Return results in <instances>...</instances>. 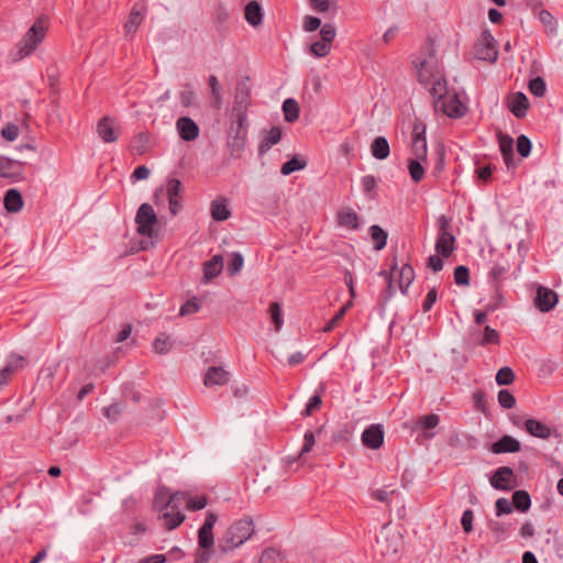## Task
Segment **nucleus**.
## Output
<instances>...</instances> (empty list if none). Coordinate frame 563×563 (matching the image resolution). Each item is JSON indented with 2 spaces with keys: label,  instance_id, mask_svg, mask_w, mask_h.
Here are the masks:
<instances>
[{
  "label": "nucleus",
  "instance_id": "obj_1",
  "mask_svg": "<svg viewBox=\"0 0 563 563\" xmlns=\"http://www.w3.org/2000/svg\"><path fill=\"white\" fill-rule=\"evenodd\" d=\"M424 90L428 91L432 107L437 114L452 119H460L467 112V104L463 93L449 81L437 64L424 59Z\"/></svg>",
  "mask_w": 563,
  "mask_h": 563
},
{
  "label": "nucleus",
  "instance_id": "obj_2",
  "mask_svg": "<svg viewBox=\"0 0 563 563\" xmlns=\"http://www.w3.org/2000/svg\"><path fill=\"white\" fill-rule=\"evenodd\" d=\"M48 30L47 20L44 16L37 18L15 46L13 60L19 62L30 56L44 41Z\"/></svg>",
  "mask_w": 563,
  "mask_h": 563
},
{
  "label": "nucleus",
  "instance_id": "obj_3",
  "mask_svg": "<svg viewBox=\"0 0 563 563\" xmlns=\"http://www.w3.org/2000/svg\"><path fill=\"white\" fill-rule=\"evenodd\" d=\"M254 533L253 521L249 518L232 523L218 541V550L229 553L241 547Z\"/></svg>",
  "mask_w": 563,
  "mask_h": 563
},
{
  "label": "nucleus",
  "instance_id": "obj_4",
  "mask_svg": "<svg viewBox=\"0 0 563 563\" xmlns=\"http://www.w3.org/2000/svg\"><path fill=\"white\" fill-rule=\"evenodd\" d=\"M217 521V514L208 511L203 525L198 530V544L202 549V552L197 554L195 563L209 562L211 551L214 547V537L212 530Z\"/></svg>",
  "mask_w": 563,
  "mask_h": 563
},
{
  "label": "nucleus",
  "instance_id": "obj_5",
  "mask_svg": "<svg viewBox=\"0 0 563 563\" xmlns=\"http://www.w3.org/2000/svg\"><path fill=\"white\" fill-rule=\"evenodd\" d=\"M251 103L252 100L250 78L245 77L236 84L234 90V101L232 108L234 121L240 122V124L246 122L247 110Z\"/></svg>",
  "mask_w": 563,
  "mask_h": 563
},
{
  "label": "nucleus",
  "instance_id": "obj_6",
  "mask_svg": "<svg viewBox=\"0 0 563 563\" xmlns=\"http://www.w3.org/2000/svg\"><path fill=\"white\" fill-rule=\"evenodd\" d=\"M438 238L435 251L443 258L451 256L455 249V238L452 233L450 220L445 216H440L437 220Z\"/></svg>",
  "mask_w": 563,
  "mask_h": 563
},
{
  "label": "nucleus",
  "instance_id": "obj_7",
  "mask_svg": "<svg viewBox=\"0 0 563 563\" xmlns=\"http://www.w3.org/2000/svg\"><path fill=\"white\" fill-rule=\"evenodd\" d=\"M157 222L158 219L153 207L147 202L142 203L135 216L137 233L142 236L153 238L155 232L154 227Z\"/></svg>",
  "mask_w": 563,
  "mask_h": 563
},
{
  "label": "nucleus",
  "instance_id": "obj_8",
  "mask_svg": "<svg viewBox=\"0 0 563 563\" xmlns=\"http://www.w3.org/2000/svg\"><path fill=\"white\" fill-rule=\"evenodd\" d=\"M474 55L476 58L495 63L498 57L496 40L489 31H483L474 45Z\"/></svg>",
  "mask_w": 563,
  "mask_h": 563
},
{
  "label": "nucleus",
  "instance_id": "obj_9",
  "mask_svg": "<svg viewBox=\"0 0 563 563\" xmlns=\"http://www.w3.org/2000/svg\"><path fill=\"white\" fill-rule=\"evenodd\" d=\"M377 543L383 554H396L401 547V534L390 525H384L377 537Z\"/></svg>",
  "mask_w": 563,
  "mask_h": 563
},
{
  "label": "nucleus",
  "instance_id": "obj_10",
  "mask_svg": "<svg viewBox=\"0 0 563 563\" xmlns=\"http://www.w3.org/2000/svg\"><path fill=\"white\" fill-rule=\"evenodd\" d=\"M244 124L234 121L230 128L227 145L234 158H240L245 148L246 131Z\"/></svg>",
  "mask_w": 563,
  "mask_h": 563
},
{
  "label": "nucleus",
  "instance_id": "obj_11",
  "mask_svg": "<svg viewBox=\"0 0 563 563\" xmlns=\"http://www.w3.org/2000/svg\"><path fill=\"white\" fill-rule=\"evenodd\" d=\"M27 364L29 361L23 355L18 353L9 354L4 367L0 369V386L8 385L11 378L25 368Z\"/></svg>",
  "mask_w": 563,
  "mask_h": 563
},
{
  "label": "nucleus",
  "instance_id": "obj_12",
  "mask_svg": "<svg viewBox=\"0 0 563 563\" xmlns=\"http://www.w3.org/2000/svg\"><path fill=\"white\" fill-rule=\"evenodd\" d=\"M101 401L103 404L102 411L106 418L111 422L117 421L125 408L123 396H107L104 393L101 397Z\"/></svg>",
  "mask_w": 563,
  "mask_h": 563
},
{
  "label": "nucleus",
  "instance_id": "obj_13",
  "mask_svg": "<svg viewBox=\"0 0 563 563\" xmlns=\"http://www.w3.org/2000/svg\"><path fill=\"white\" fill-rule=\"evenodd\" d=\"M470 339L478 345L498 344L499 333L489 325H485L483 330L482 328H471Z\"/></svg>",
  "mask_w": 563,
  "mask_h": 563
},
{
  "label": "nucleus",
  "instance_id": "obj_14",
  "mask_svg": "<svg viewBox=\"0 0 563 563\" xmlns=\"http://www.w3.org/2000/svg\"><path fill=\"white\" fill-rule=\"evenodd\" d=\"M176 130L181 140L191 142L198 139L200 129L189 117H180L176 121Z\"/></svg>",
  "mask_w": 563,
  "mask_h": 563
},
{
  "label": "nucleus",
  "instance_id": "obj_15",
  "mask_svg": "<svg viewBox=\"0 0 563 563\" xmlns=\"http://www.w3.org/2000/svg\"><path fill=\"white\" fill-rule=\"evenodd\" d=\"M362 443L371 450L379 449L384 443V430L380 424H371L362 433Z\"/></svg>",
  "mask_w": 563,
  "mask_h": 563
},
{
  "label": "nucleus",
  "instance_id": "obj_16",
  "mask_svg": "<svg viewBox=\"0 0 563 563\" xmlns=\"http://www.w3.org/2000/svg\"><path fill=\"white\" fill-rule=\"evenodd\" d=\"M534 303L540 311L548 312L556 306L558 295L547 287L539 286L537 289Z\"/></svg>",
  "mask_w": 563,
  "mask_h": 563
},
{
  "label": "nucleus",
  "instance_id": "obj_17",
  "mask_svg": "<svg viewBox=\"0 0 563 563\" xmlns=\"http://www.w3.org/2000/svg\"><path fill=\"white\" fill-rule=\"evenodd\" d=\"M97 133L104 143H113L119 137V130L110 117L101 118L97 123Z\"/></svg>",
  "mask_w": 563,
  "mask_h": 563
},
{
  "label": "nucleus",
  "instance_id": "obj_18",
  "mask_svg": "<svg viewBox=\"0 0 563 563\" xmlns=\"http://www.w3.org/2000/svg\"><path fill=\"white\" fill-rule=\"evenodd\" d=\"M231 380V374L222 366H212L208 368L203 382L206 386H223Z\"/></svg>",
  "mask_w": 563,
  "mask_h": 563
},
{
  "label": "nucleus",
  "instance_id": "obj_19",
  "mask_svg": "<svg viewBox=\"0 0 563 563\" xmlns=\"http://www.w3.org/2000/svg\"><path fill=\"white\" fill-rule=\"evenodd\" d=\"M145 11V5L140 3H136L132 8L129 19L124 24L125 36H133L136 33L140 24L143 21Z\"/></svg>",
  "mask_w": 563,
  "mask_h": 563
},
{
  "label": "nucleus",
  "instance_id": "obj_20",
  "mask_svg": "<svg viewBox=\"0 0 563 563\" xmlns=\"http://www.w3.org/2000/svg\"><path fill=\"white\" fill-rule=\"evenodd\" d=\"M512 477H514V473H512V470L507 467V466H503V467H499L494 476L490 478V485L496 488V489H500V490H507V489H510L511 488V481H512Z\"/></svg>",
  "mask_w": 563,
  "mask_h": 563
},
{
  "label": "nucleus",
  "instance_id": "obj_21",
  "mask_svg": "<svg viewBox=\"0 0 563 563\" xmlns=\"http://www.w3.org/2000/svg\"><path fill=\"white\" fill-rule=\"evenodd\" d=\"M210 213L214 221H225L231 217V211L228 207V199L219 196L211 201Z\"/></svg>",
  "mask_w": 563,
  "mask_h": 563
},
{
  "label": "nucleus",
  "instance_id": "obj_22",
  "mask_svg": "<svg viewBox=\"0 0 563 563\" xmlns=\"http://www.w3.org/2000/svg\"><path fill=\"white\" fill-rule=\"evenodd\" d=\"M185 515L180 512L178 509H165L164 511H159L158 519L163 521V526L173 530L180 526L185 520Z\"/></svg>",
  "mask_w": 563,
  "mask_h": 563
},
{
  "label": "nucleus",
  "instance_id": "obj_23",
  "mask_svg": "<svg viewBox=\"0 0 563 563\" xmlns=\"http://www.w3.org/2000/svg\"><path fill=\"white\" fill-rule=\"evenodd\" d=\"M508 108L516 118H523L529 108V101L525 93L517 92L509 101Z\"/></svg>",
  "mask_w": 563,
  "mask_h": 563
},
{
  "label": "nucleus",
  "instance_id": "obj_24",
  "mask_svg": "<svg viewBox=\"0 0 563 563\" xmlns=\"http://www.w3.org/2000/svg\"><path fill=\"white\" fill-rule=\"evenodd\" d=\"M336 221L340 227L349 230H356L358 228V216L351 208H342L338 211Z\"/></svg>",
  "mask_w": 563,
  "mask_h": 563
},
{
  "label": "nucleus",
  "instance_id": "obj_25",
  "mask_svg": "<svg viewBox=\"0 0 563 563\" xmlns=\"http://www.w3.org/2000/svg\"><path fill=\"white\" fill-rule=\"evenodd\" d=\"M223 267V257L220 254L213 255L209 261L203 264V278L208 283L217 277Z\"/></svg>",
  "mask_w": 563,
  "mask_h": 563
},
{
  "label": "nucleus",
  "instance_id": "obj_26",
  "mask_svg": "<svg viewBox=\"0 0 563 563\" xmlns=\"http://www.w3.org/2000/svg\"><path fill=\"white\" fill-rule=\"evenodd\" d=\"M244 16L249 24L256 27L262 24L263 12L257 1H251L246 4Z\"/></svg>",
  "mask_w": 563,
  "mask_h": 563
},
{
  "label": "nucleus",
  "instance_id": "obj_27",
  "mask_svg": "<svg viewBox=\"0 0 563 563\" xmlns=\"http://www.w3.org/2000/svg\"><path fill=\"white\" fill-rule=\"evenodd\" d=\"M4 207L9 212H18L23 207V198L18 189L11 188L4 195Z\"/></svg>",
  "mask_w": 563,
  "mask_h": 563
},
{
  "label": "nucleus",
  "instance_id": "obj_28",
  "mask_svg": "<svg viewBox=\"0 0 563 563\" xmlns=\"http://www.w3.org/2000/svg\"><path fill=\"white\" fill-rule=\"evenodd\" d=\"M372 155L377 159H386L389 156L390 147L386 137L377 136L371 145Z\"/></svg>",
  "mask_w": 563,
  "mask_h": 563
},
{
  "label": "nucleus",
  "instance_id": "obj_29",
  "mask_svg": "<svg viewBox=\"0 0 563 563\" xmlns=\"http://www.w3.org/2000/svg\"><path fill=\"white\" fill-rule=\"evenodd\" d=\"M282 139V130L279 126H273L263 137L258 152L260 154L266 153L273 145L277 144Z\"/></svg>",
  "mask_w": 563,
  "mask_h": 563
},
{
  "label": "nucleus",
  "instance_id": "obj_30",
  "mask_svg": "<svg viewBox=\"0 0 563 563\" xmlns=\"http://www.w3.org/2000/svg\"><path fill=\"white\" fill-rule=\"evenodd\" d=\"M520 450V443L509 437L505 435L499 441L495 442L493 445L494 453H507V452H518Z\"/></svg>",
  "mask_w": 563,
  "mask_h": 563
},
{
  "label": "nucleus",
  "instance_id": "obj_31",
  "mask_svg": "<svg viewBox=\"0 0 563 563\" xmlns=\"http://www.w3.org/2000/svg\"><path fill=\"white\" fill-rule=\"evenodd\" d=\"M527 432H529L533 437H538L541 439H547L551 434V430L545 424L541 423L538 420L528 419L525 423Z\"/></svg>",
  "mask_w": 563,
  "mask_h": 563
},
{
  "label": "nucleus",
  "instance_id": "obj_32",
  "mask_svg": "<svg viewBox=\"0 0 563 563\" xmlns=\"http://www.w3.org/2000/svg\"><path fill=\"white\" fill-rule=\"evenodd\" d=\"M283 111L285 115V121L292 123L298 120L300 113L299 103L291 98H288L283 103Z\"/></svg>",
  "mask_w": 563,
  "mask_h": 563
},
{
  "label": "nucleus",
  "instance_id": "obj_33",
  "mask_svg": "<svg viewBox=\"0 0 563 563\" xmlns=\"http://www.w3.org/2000/svg\"><path fill=\"white\" fill-rule=\"evenodd\" d=\"M151 137L147 133H139L131 143V150L137 155H143L150 150Z\"/></svg>",
  "mask_w": 563,
  "mask_h": 563
},
{
  "label": "nucleus",
  "instance_id": "obj_34",
  "mask_svg": "<svg viewBox=\"0 0 563 563\" xmlns=\"http://www.w3.org/2000/svg\"><path fill=\"white\" fill-rule=\"evenodd\" d=\"M169 490L166 487H161L154 497L153 507L155 510L164 511L170 508Z\"/></svg>",
  "mask_w": 563,
  "mask_h": 563
},
{
  "label": "nucleus",
  "instance_id": "obj_35",
  "mask_svg": "<svg viewBox=\"0 0 563 563\" xmlns=\"http://www.w3.org/2000/svg\"><path fill=\"white\" fill-rule=\"evenodd\" d=\"M499 147L503 158L508 167H510L514 159V141L509 136H500Z\"/></svg>",
  "mask_w": 563,
  "mask_h": 563
},
{
  "label": "nucleus",
  "instance_id": "obj_36",
  "mask_svg": "<svg viewBox=\"0 0 563 563\" xmlns=\"http://www.w3.org/2000/svg\"><path fill=\"white\" fill-rule=\"evenodd\" d=\"M398 276H399L398 286H399L401 292L405 294L407 288L410 286V284L415 279L413 268L410 265L405 264L400 268Z\"/></svg>",
  "mask_w": 563,
  "mask_h": 563
},
{
  "label": "nucleus",
  "instance_id": "obj_37",
  "mask_svg": "<svg viewBox=\"0 0 563 563\" xmlns=\"http://www.w3.org/2000/svg\"><path fill=\"white\" fill-rule=\"evenodd\" d=\"M307 164L308 162L306 158L294 156L291 159L283 164L280 173L287 176L296 170H301L306 168Z\"/></svg>",
  "mask_w": 563,
  "mask_h": 563
},
{
  "label": "nucleus",
  "instance_id": "obj_38",
  "mask_svg": "<svg viewBox=\"0 0 563 563\" xmlns=\"http://www.w3.org/2000/svg\"><path fill=\"white\" fill-rule=\"evenodd\" d=\"M173 345L174 342L172 341L170 336L165 333H161L153 342V349L157 354L168 353Z\"/></svg>",
  "mask_w": 563,
  "mask_h": 563
},
{
  "label": "nucleus",
  "instance_id": "obj_39",
  "mask_svg": "<svg viewBox=\"0 0 563 563\" xmlns=\"http://www.w3.org/2000/svg\"><path fill=\"white\" fill-rule=\"evenodd\" d=\"M371 238L375 244V250L379 251L385 247L387 242V232L384 231L379 225L374 224L369 228Z\"/></svg>",
  "mask_w": 563,
  "mask_h": 563
},
{
  "label": "nucleus",
  "instance_id": "obj_40",
  "mask_svg": "<svg viewBox=\"0 0 563 563\" xmlns=\"http://www.w3.org/2000/svg\"><path fill=\"white\" fill-rule=\"evenodd\" d=\"M512 504L519 511H527L531 505L530 496L525 490H517L512 495Z\"/></svg>",
  "mask_w": 563,
  "mask_h": 563
},
{
  "label": "nucleus",
  "instance_id": "obj_41",
  "mask_svg": "<svg viewBox=\"0 0 563 563\" xmlns=\"http://www.w3.org/2000/svg\"><path fill=\"white\" fill-rule=\"evenodd\" d=\"M179 100L184 108L196 106V93L190 84H186L185 89L179 92Z\"/></svg>",
  "mask_w": 563,
  "mask_h": 563
},
{
  "label": "nucleus",
  "instance_id": "obj_42",
  "mask_svg": "<svg viewBox=\"0 0 563 563\" xmlns=\"http://www.w3.org/2000/svg\"><path fill=\"white\" fill-rule=\"evenodd\" d=\"M260 563H287V561L279 551L267 549L262 553Z\"/></svg>",
  "mask_w": 563,
  "mask_h": 563
},
{
  "label": "nucleus",
  "instance_id": "obj_43",
  "mask_svg": "<svg viewBox=\"0 0 563 563\" xmlns=\"http://www.w3.org/2000/svg\"><path fill=\"white\" fill-rule=\"evenodd\" d=\"M244 264V258L241 253H233L230 262L228 263L227 269L231 276L238 275Z\"/></svg>",
  "mask_w": 563,
  "mask_h": 563
},
{
  "label": "nucleus",
  "instance_id": "obj_44",
  "mask_svg": "<svg viewBox=\"0 0 563 563\" xmlns=\"http://www.w3.org/2000/svg\"><path fill=\"white\" fill-rule=\"evenodd\" d=\"M514 371L508 366L501 367L496 374V383L500 386L510 385L514 382Z\"/></svg>",
  "mask_w": 563,
  "mask_h": 563
},
{
  "label": "nucleus",
  "instance_id": "obj_45",
  "mask_svg": "<svg viewBox=\"0 0 563 563\" xmlns=\"http://www.w3.org/2000/svg\"><path fill=\"white\" fill-rule=\"evenodd\" d=\"M454 282L459 286H467L470 284V271L466 266L460 265L455 267Z\"/></svg>",
  "mask_w": 563,
  "mask_h": 563
},
{
  "label": "nucleus",
  "instance_id": "obj_46",
  "mask_svg": "<svg viewBox=\"0 0 563 563\" xmlns=\"http://www.w3.org/2000/svg\"><path fill=\"white\" fill-rule=\"evenodd\" d=\"M269 313H271L272 321L275 325V330L279 331L283 325V322H284L283 317H282L280 305L278 302H272L269 305Z\"/></svg>",
  "mask_w": 563,
  "mask_h": 563
},
{
  "label": "nucleus",
  "instance_id": "obj_47",
  "mask_svg": "<svg viewBox=\"0 0 563 563\" xmlns=\"http://www.w3.org/2000/svg\"><path fill=\"white\" fill-rule=\"evenodd\" d=\"M331 45L323 42V41H318V42H314L310 45V53L316 56V57H324L327 56L330 51H331Z\"/></svg>",
  "mask_w": 563,
  "mask_h": 563
},
{
  "label": "nucleus",
  "instance_id": "obj_48",
  "mask_svg": "<svg viewBox=\"0 0 563 563\" xmlns=\"http://www.w3.org/2000/svg\"><path fill=\"white\" fill-rule=\"evenodd\" d=\"M200 309V302L197 297H192L187 300L180 308L179 314L185 317L192 313H196Z\"/></svg>",
  "mask_w": 563,
  "mask_h": 563
},
{
  "label": "nucleus",
  "instance_id": "obj_49",
  "mask_svg": "<svg viewBox=\"0 0 563 563\" xmlns=\"http://www.w3.org/2000/svg\"><path fill=\"white\" fill-rule=\"evenodd\" d=\"M529 89L536 97H542L545 93L547 86L541 77H536L530 80Z\"/></svg>",
  "mask_w": 563,
  "mask_h": 563
},
{
  "label": "nucleus",
  "instance_id": "obj_50",
  "mask_svg": "<svg viewBox=\"0 0 563 563\" xmlns=\"http://www.w3.org/2000/svg\"><path fill=\"white\" fill-rule=\"evenodd\" d=\"M408 169L415 183L422 180V164L418 159H410L408 163Z\"/></svg>",
  "mask_w": 563,
  "mask_h": 563
},
{
  "label": "nucleus",
  "instance_id": "obj_51",
  "mask_svg": "<svg viewBox=\"0 0 563 563\" xmlns=\"http://www.w3.org/2000/svg\"><path fill=\"white\" fill-rule=\"evenodd\" d=\"M508 269L509 264L506 261H498L492 266L489 276L494 279H499L507 273Z\"/></svg>",
  "mask_w": 563,
  "mask_h": 563
},
{
  "label": "nucleus",
  "instance_id": "obj_52",
  "mask_svg": "<svg viewBox=\"0 0 563 563\" xmlns=\"http://www.w3.org/2000/svg\"><path fill=\"white\" fill-rule=\"evenodd\" d=\"M351 301L347 302L346 305H344L335 314L334 317L324 325L323 328V331L324 332H330L332 331L335 325L340 322V320L344 317L346 310L350 308L351 306Z\"/></svg>",
  "mask_w": 563,
  "mask_h": 563
},
{
  "label": "nucleus",
  "instance_id": "obj_53",
  "mask_svg": "<svg viewBox=\"0 0 563 563\" xmlns=\"http://www.w3.org/2000/svg\"><path fill=\"white\" fill-rule=\"evenodd\" d=\"M321 41L330 44L332 46V42L336 35V30L332 24L325 23L322 25L320 30Z\"/></svg>",
  "mask_w": 563,
  "mask_h": 563
},
{
  "label": "nucleus",
  "instance_id": "obj_54",
  "mask_svg": "<svg viewBox=\"0 0 563 563\" xmlns=\"http://www.w3.org/2000/svg\"><path fill=\"white\" fill-rule=\"evenodd\" d=\"M181 189H183V184L179 179H176V178L168 179L167 186H166L167 198L179 197Z\"/></svg>",
  "mask_w": 563,
  "mask_h": 563
},
{
  "label": "nucleus",
  "instance_id": "obj_55",
  "mask_svg": "<svg viewBox=\"0 0 563 563\" xmlns=\"http://www.w3.org/2000/svg\"><path fill=\"white\" fill-rule=\"evenodd\" d=\"M498 401L501 407L510 409L515 407L516 399L515 397L507 390V389H500L498 394Z\"/></svg>",
  "mask_w": 563,
  "mask_h": 563
},
{
  "label": "nucleus",
  "instance_id": "obj_56",
  "mask_svg": "<svg viewBox=\"0 0 563 563\" xmlns=\"http://www.w3.org/2000/svg\"><path fill=\"white\" fill-rule=\"evenodd\" d=\"M321 405H322V400H321V397L320 395H313L307 406H306V409L305 411L302 412L303 416L308 417V416H311L313 412L318 411L320 408H321Z\"/></svg>",
  "mask_w": 563,
  "mask_h": 563
},
{
  "label": "nucleus",
  "instance_id": "obj_57",
  "mask_svg": "<svg viewBox=\"0 0 563 563\" xmlns=\"http://www.w3.org/2000/svg\"><path fill=\"white\" fill-rule=\"evenodd\" d=\"M15 164V161L0 156V176L10 177L12 175V168Z\"/></svg>",
  "mask_w": 563,
  "mask_h": 563
},
{
  "label": "nucleus",
  "instance_id": "obj_58",
  "mask_svg": "<svg viewBox=\"0 0 563 563\" xmlns=\"http://www.w3.org/2000/svg\"><path fill=\"white\" fill-rule=\"evenodd\" d=\"M517 151L522 157H527L531 151V142L526 135L517 139Z\"/></svg>",
  "mask_w": 563,
  "mask_h": 563
},
{
  "label": "nucleus",
  "instance_id": "obj_59",
  "mask_svg": "<svg viewBox=\"0 0 563 563\" xmlns=\"http://www.w3.org/2000/svg\"><path fill=\"white\" fill-rule=\"evenodd\" d=\"M207 504L208 499L206 496H199L187 499V508L192 511L203 509L207 506Z\"/></svg>",
  "mask_w": 563,
  "mask_h": 563
},
{
  "label": "nucleus",
  "instance_id": "obj_60",
  "mask_svg": "<svg viewBox=\"0 0 563 563\" xmlns=\"http://www.w3.org/2000/svg\"><path fill=\"white\" fill-rule=\"evenodd\" d=\"M1 135L8 141L16 140L19 135V128L13 123H8L1 131Z\"/></svg>",
  "mask_w": 563,
  "mask_h": 563
},
{
  "label": "nucleus",
  "instance_id": "obj_61",
  "mask_svg": "<svg viewBox=\"0 0 563 563\" xmlns=\"http://www.w3.org/2000/svg\"><path fill=\"white\" fill-rule=\"evenodd\" d=\"M321 26V20L317 16L307 15L303 19V29L306 32H313Z\"/></svg>",
  "mask_w": 563,
  "mask_h": 563
},
{
  "label": "nucleus",
  "instance_id": "obj_62",
  "mask_svg": "<svg viewBox=\"0 0 563 563\" xmlns=\"http://www.w3.org/2000/svg\"><path fill=\"white\" fill-rule=\"evenodd\" d=\"M377 180L373 175H366L362 178V187L366 195H369L376 189Z\"/></svg>",
  "mask_w": 563,
  "mask_h": 563
},
{
  "label": "nucleus",
  "instance_id": "obj_63",
  "mask_svg": "<svg viewBox=\"0 0 563 563\" xmlns=\"http://www.w3.org/2000/svg\"><path fill=\"white\" fill-rule=\"evenodd\" d=\"M496 514L497 516H503V515H506V514H510L511 512V504L510 501L507 499V498H499L497 499L496 501Z\"/></svg>",
  "mask_w": 563,
  "mask_h": 563
},
{
  "label": "nucleus",
  "instance_id": "obj_64",
  "mask_svg": "<svg viewBox=\"0 0 563 563\" xmlns=\"http://www.w3.org/2000/svg\"><path fill=\"white\" fill-rule=\"evenodd\" d=\"M428 267L431 268L433 272H440L443 269V257L439 255L438 253L435 255H431L428 258L427 263Z\"/></svg>",
  "mask_w": 563,
  "mask_h": 563
}]
</instances>
